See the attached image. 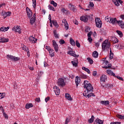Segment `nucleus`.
<instances>
[{"mask_svg":"<svg viewBox=\"0 0 124 124\" xmlns=\"http://www.w3.org/2000/svg\"><path fill=\"white\" fill-rule=\"evenodd\" d=\"M83 85L84 89H86V91H85V93H83L84 96L88 97V98L91 96H95L94 94L92 93L93 91V87L90 82L85 80L83 82Z\"/></svg>","mask_w":124,"mask_h":124,"instance_id":"obj_1","label":"nucleus"},{"mask_svg":"<svg viewBox=\"0 0 124 124\" xmlns=\"http://www.w3.org/2000/svg\"><path fill=\"white\" fill-rule=\"evenodd\" d=\"M83 85L84 89H86V91H85V93H83L84 96L88 97V98L91 96H95L94 94L92 93L93 91V87L90 82L85 80L83 82Z\"/></svg>","mask_w":124,"mask_h":124,"instance_id":"obj_2","label":"nucleus"},{"mask_svg":"<svg viewBox=\"0 0 124 124\" xmlns=\"http://www.w3.org/2000/svg\"><path fill=\"white\" fill-rule=\"evenodd\" d=\"M110 47H111V43L108 41V40H106L103 42L102 48L103 51H105V50H109Z\"/></svg>","mask_w":124,"mask_h":124,"instance_id":"obj_3","label":"nucleus"},{"mask_svg":"<svg viewBox=\"0 0 124 124\" xmlns=\"http://www.w3.org/2000/svg\"><path fill=\"white\" fill-rule=\"evenodd\" d=\"M57 84L61 88H63L65 86V82L64 79L62 78H60L58 79Z\"/></svg>","mask_w":124,"mask_h":124,"instance_id":"obj_4","label":"nucleus"},{"mask_svg":"<svg viewBox=\"0 0 124 124\" xmlns=\"http://www.w3.org/2000/svg\"><path fill=\"white\" fill-rule=\"evenodd\" d=\"M95 23L97 28H101L102 26V21H101V20H100V18H96L95 19Z\"/></svg>","mask_w":124,"mask_h":124,"instance_id":"obj_5","label":"nucleus"},{"mask_svg":"<svg viewBox=\"0 0 124 124\" xmlns=\"http://www.w3.org/2000/svg\"><path fill=\"white\" fill-rule=\"evenodd\" d=\"M12 31H15V32H18L19 34L22 33V31L21 30V27L16 25V26H15L13 29H12Z\"/></svg>","mask_w":124,"mask_h":124,"instance_id":"obj_6","label":"nucleus"},{"mask_svg":"<svg viewBox=\"0 0 124 124\" xmlns=\"http://www.w3.org/2000/svg\"><path fill=\"white\" fill-rule=\"evenodd\" d=\"M7 59H10V60H11L13 62H17V61H19V60H20V58L19 57H16L15 56L10 55H7Z\"/></svg>","mask_w":124,"mask_h":124,"instance_id":"obj_7","label":"nucleus"},{"mask_svg":"<svg viewBox=\"0 0 124 124\" xmlns=\"http://www.w3.org/2000/svg\"><path fill=\"white\" fill-rule=\"evenodd\" d=\"M52 45L54 48V50L56 53H58L59 51V45L57 44V42H56V41L53 40L52 41Z\"/></svg>","mask_w":124,"mask_h":124,"instance_id":"obj_8","label":"nucleus"},{"mask_svg":"<svg viewBox=\"0 0 124 124\" xmlns=\"http://www.w3.org/2000/svg\"><path fill=\"white\" fill-rule=\"evenodd\" d=\"M88 18H90V16H82L80 17V20L84 23H87L89 21Z\"/></svg>","mask_w":124,"mask_h":124,"instance_id":"obj_9","label":"nucleus"},{"mask_svg":"<svg viewBox=\"0 0 124 124\" xmlns=\"http://www.w3.org/2000/svg\"><path fill=\"white\" fill-rule=\"evenodd\" d=\"M118 21H119L117 20L116 18L111 17L109 18V23H110V24H112V25H116V24H118Z\"/></svg>","mask_w":124,"mask_h":124,"instance_id":"obj_10","label":"nucleus"},{"mask_svg":"<svg viewBox=\"0 0 124 124\" xmlns=\"http://www.w3.org/2000/svg\"><path fill=\"white\" fill-rule=\"evenodd\" d=\"M103 88L105 89H108V90H111V89H113V85L109 84H104L101 85Z\"/></svg>","mask_w":124,"mask_h":124,"instance_id":"obj_11","label":"nucleus"},{"mask_svg":"<svg viewBox=\"0 0 124 124\" xmlns=\"http://www.w3.org/2000/svg\"><path fill=\"white\" fill-rule=\"evenodd\" d=\"M53 89L55 93V94L56 95H60V93H61V90L59 89V87L57 86H55Z\"/></svg>","mask_w":124,"mask_h":124,"instance_id":"obj_12","label":"nucleus"},{"mask_svg":"<svg viewBox=\"0 0 124 124\" xmlns=\"http://www.w3.org/2000/svg\"><path fill=\"white\" fill-rule=\"evenodd\" d=\"M108 39H110V41L113 44L118 43V42H119V40L115 37H109Z\"/></svg>","mask_w":124,"mask_h":124,"instance_id":"obj_13","label":"nucleus"},{"mask_svg":"<svg viewBox=\"0 0 124 124\" xmlns=\"http://www.w3.org/2000/svg\"><path fill=\"white\" fill-rule=\"evenodd\" d=\"M26 11H27L28 17L29 18H31V16H32V12L28 7H27Z\"/></svg>","mask_w":124,"mask_h":124,"instance_id":"obj_14","label":"nucleus"},{"mask_svg":"<svg viewBox=\"0 0 124 124\" xmlns=\"http://www.w3.org/2000/svg\"><path fill=\"white\" fill-rule=\"evenodd\" d=\"M29 40L31 43H36V41H37V39H36L33 36H30Z\"/></svg>","mask_w":124,"mask_h":124,"instance_id":"obj_15","label":"nucleus"},{"mask_svg":"<svg viewBox=\"0 0 124 124\" xmlns=\"http://www.w3.org/2000/svg\"><path fill=\"white\" fill-rule=\"evenodd\" d=\"M80 82H81V78L78 77V76H76L75 79V83L77 87H78L79 84H80Z\"/></svg>","mask_w":124,"mask_h":124,"instance_id":"obj_16","label":"nucleus"},{"mask_svg":"<svg viewBox=\"0 0 124 124\" xmlns=\"http://www.w3.org/2000/svg\"><path fill=\"white\" fill-rule=\"evenodd\" d=\"M71 63L74 66L77 67L78 66V59H75L74 61H71Z\"/></svg>","mask_w":124,"mask_h":124,"instance_id":"obj_17","label":"nucleus"},{"mask_svg":"<svg viewBox=\"0 0 124 124\" xmlns=\"http://www.w3.org/2000/svg\"><path fill=\"white\" fill-rule=\"evenodd\" d=\"M103 121L99 119V118H97L95 121L94 122V124H103Z\"/></svg>","mask_w":124,"mask_h":124,"instance_id":"obj_18","label":"nucleus"},{"mask_svg":"<svg viewBox=\"0 0 124 124\" xmlns=\"http://www.w3.org/2000/svg\"><path fill=\"white\" fill-rule=\"evenodd\" d=\"M9 41V39H8V38L0 37V42L1 43H5V42H8Z\"/></svg>","mask_w":124,"mask_h":124,"instance_id":"obj_19","label":"nucleus"},{"mask_svg":"<svg viewBox=\"0 0 124 124\" xmlns=\"http://www.w3.org/2000/svg\"><path fill=\"white\" fill-rule=\"evenodd\" d=\"M107 79V76H105V75H103L100 77V81L101 82H103L104 83L105 80Z\"/></svg>","mask_w":124,"mask_h":124,"instance_id":"obj_20","label":"nucleus"},{"mask_svg":"<svg viewBox=\"0 0 124 124\" xmlns=\"http://www.w3.org/2000/svg\"><path fill=\"white\" fill-rule=\"evenodd\" d=\"M117 24H118L119 27L121 28V29H124V22L122 20H119L117 22Z\"/></svg>","mask_w":124,"mask_h":124,"instance_id":"obj_21","label":"nucleus"},{"mask_svg":"<svg viewBox=\"0 0 124 124\" xmlns=\"http://www.w3.org/2000/svg\"><path fill=\"white\" fill-rule=\"evenodd\" d=\"M63 22L64 23L65 30L67 31V30H68V29H69V26L68 25V24H67V22L66 21V19H63L62 20V23H63Z\"/></svg>","mask_w":124,"mask_h":124,"instance_id":"obj_22","label":"nucleus"},{"mask_svg":"<svg viewBox=\"0 0 124 124\" xmlns=\"http://www.w3.org/2000/svg\"><path fill=\"white\" fill-rule=\"evenodd\" d=\"M69 7H70V9L72 10V11H73V12H76V11H77V10H76V8L73 4H69Z\"/></svg>","mask_w":124,"mask_h":124,"instance_id":"obj_23","label":"nucleus"},{"mask_svg":"<svg viewBox=\"0 0 124 124\" xmlns=\"http://www.w3.org/2000/svg\"><path fill=\"white\" fill-rule=\"evenodd\" d=\"M100 103H101L102 105H105V106H108V105H109L110 103L108 100H107V101H101L100 102Z\"/></svg>","mask_w":124,"mask_h":124,"instance_id":"obj_24","label":"nucleus"},{"mask_svg":"<svg viewBox=\"0 0 124 124\" xmlns=\"http://www.w3.org/2000/svg\"><path fill=\"white\" fill-rule=\"evenodd\" d=\"M65 96L66 99H68V100H72V98L71 97V96L69 94V93H66L65 94Z\"/></svg>","mask_w":124,"mask_h":124,"instance_id":"obj_25","label":"nucleus"},{"mask_svg":"<svg viewBox=\"0 0 124 124\" xmlns=\"http://www.w3.org/2000/svg\"><path fill=\"white\" fill-rule=\"evenodd\" d=\"M124 47V46L123 44L115 45V48H117V49H118V50H121V49H123Z\"/></svg>","mask_w":124,"mask_h":124,"instance_id":"obj_26","label":"nucleus"},{"mask_svg":"<svg viewBox=\"0 0 124 124\" xmlns=\"http://www.w3.org/2000/svg\"><path fill=\"white\" fill-rule=\"evenodd\" d=\"M107 73H108V75H112L113 77L115 76V73H114L113 71H111V70H108L107 71Z\"/></svg>","mask_w":124,"mask_h":124,"instance_id":"obj_27","label":"nucleus"},{"mask_svg":"<svg viewBox=\"0 0 124 124\" xmlns=\"http://www.w3.org/2000/svg\"><path fill=\"white\" fill-rule=\"evenodd\" d=\"M68 54L70 55V56H73V57H76V54H75V52L73 51L70 50L68 52Z\"/></svg>","mask_w":124,"mask_h":124,"instance_id":"obj_28","label":"nucleus"},{"mask_svg":"<svg viewBox=\"0 0 124 124\" xmlns=\"http://www.w3.org/2000/svg\"><path fill=\"white\" fill-rule=\"evenodd\" d=\"M31 107H33V105L32 103H29L26 105V109H30V108H31Z\"/></svg>","mask_w":124,"mask_h":124,"instance_id":"obj_29","label":"nucleus"},{"mask_svg":"<svg viewBox=\"0 0 124 124\" xmlns=\"http://www.w3.org/2000/svg\"><path fill=\"white\" fill-rule=\"evenodd\" d=\"M82 69L87 72L88 74H91V71H90V69H88V68H86V67H82Z\"/></svg>","mask_w":124,"mask_h":124,"instance_id":"obj_30","label":"nucleus"},{"mask_svg":"<svg viewBox=\"0 0 124 124\" xmlns=\"http://www.w3.org/2000/svg\"><path fill=\"white\" fill-rule=\"evenodd\" d=\"M93 58H98V52L96 51H94L93 52Z\"/></svg>","mask_w":124,"mask_h":124,"instance_id":"obj_31","label":"nucleus"},{"mask_svg":"<svg viewBox=\"0 0 124 124\" xmlns=\"http://www.w3.org/2000/svg\"><path fill=\"white\" fill-rule=\"evenodd\" d=\"M70 43L72 46H75L76 45L75 41H74V40L71 38L70 39Z\"/></svg>","mask_w":124,"mask_h":124,"instance_id":"obj_32","label":"nucleus"},{"mask_svg":"<svg viewBox=\"0 0 124 124\" xmlns=\"http://www.w3.org/2000/svg\"><path fill=\"white\" fill-rule=\"evenodd\" d=\"M36 18V17H32L30 19V24L31 25H33V24H34L35 22V19Z\"/></svg>","mask_w":124,"mask_h":124,"instance_id":"obj_33","label":"nucleus"},{"mask_svg":"<svg viewBox=\"0 0 124 124\" xmlns=\"http://www.w3.org/2000/svg\"><path fill=\"white\" fill-rule=\"evenodd\" d=\"M49 54H50V56L51 57H54V56H55V54H54V49H50L49 51H48Z\"/></svg>","mask_w":124,"mask_h":124,"instance_id":"obj_34","label":"nucleus"},{"mask_svg":"<svg viewBox=\"0 0 124 124\" xmlns=\"http://www.w3.org/2000/svg\"><path fill=\"white\" fill-rule=\"evenodd\" d=\"M80 78H81V79H87V78H88V76L84 74H81Z\"/></svg>","mask_w":124,"mask_h":124,"instance_id":"obj_35","label":"nucleus"},{"mask_svg":"<svg viewBox=\"0 0 124 124\" xmlns=\"http://www.w3.org/2000/svg\"><path fill=\"white\" fill-rule=\"evenodd\" d=\"M94 119V116L93 115H92L91 116V118H90L88 120V123H90V124H92V123H93V119Z\"/></svg>","mask_w":124,"mask_h":124,"instance_id":"obj_36","label":"nucleus"},{"mask_svg":"<svg viewBox=\"0 0 124 124\" xmlns=\"http://www.w3.org/2000/svg\"><path fill=\"white\" fill-rule=\"evenodd\" d=\"M22 49L23 50H24V51L27 52V53L29 54L30 51V49H29V47H27L26 46H24L22 47Z\"/></svg>","mask_w":124,"mask_h":124,"instance_id":"obj_37","label":"nucleus"},{"mask_svg":"<svg viewBox=\"0 0 124 124\" xmlns=\"http://www.w3.org/2000/svg\"><path fill=\"white\" fill-rule=\"evenodd\" d=\"M113 2H114L115 5L116 6H120V3L118 1V0H112Z\"/></svg>","mask_w":124,"mask_h":124,"instance_id":"obj_38","label":"nucleus"},{"mask_svg":"<svg viewBox=\"0 0 124 124\" xmlns=\"http://www.w3.org/2000/svg\"><path fill=\"white\" fill-rule=\"evenodd\" d=\"M116 117L118 118V119H120V120H124V116H123L120 114H117L116 115Z\"/></svg>","mask_w":124,"mask_h":124,"instance_id":"obj_39","label":"nucleus"},{"mask_svg":"<svg viewBox=\"0 0 124 124\" xmlns=\"http://www.w3.org/2000/svg\"><path fill=\"white\" fill-rule=\"evenodd\" d=\"M113 56H114V53L112 52V51L111 50V48H110V55H109L110 60H112V59H113Z\"/></svg>","mask_w":124,"mask_h":124,"instance_id":"obj_40","label":"nucleus"},{"mask_svg":"<svg viewBox=\"0 0 124 124\" xmlns=\"http://www.w3.org/2000/svg\"><path fill=\"white\" fill-rule=\"evenodd\" d=\"M116 32L118 34V35H119L120 37H123V32L121 31H117Z\"/></svg>","mask_w":124,"mask_h":124,"instance_id":"obj_41","label":"nucleus"},{"mask_svg":"<svg viewBox=\"0 0 124 124\" xmlns=\"http://www.w3.org/2000/svg\"><path fill=\"white\" fill-rule=\"evenodd\" d=\"M32 6L33 7V8H35V7H36V0H32Z\"/></svg>","mask_w":124,"mask_h":124,"instance_id":"obj_42","label":"nucleus"},{"mask_svg":"<svg viewBox=\"0 0 124 124\" xmlns=\"http://www.w3.org/2000/svg\"><path fill=\"white\" fill-rule=\"evenodd\" d=\"M87 60L90 64H93V61L91 58H88Z\"/></svg>","mask_w":124,"mask_h":124,"instance_id":"obj_43","label":"nucleus"},{"mask_svg":"<svg viewBox=\"0 0 124 124\" xmlns=\"http://www.w3.org/2000/svg\"><path fill=\"white\" fill-rule=\"evenodd\" d=\"M76 46L78 47V48H80L81 47V45L78 40L76 41Z\"/></svg>","mask_w":124,"mask_h":124,"instance_id":"obj_44","label":"nucleus"},{"mask_svg":"<svg viewBox=\"0 0 124 124\" xmlns=\"http://www.w3.org/2000/svg\"><path fill=\"white\" fill-rule=\"evenodd\" d=\"M53 24L55 26V27H56V28L59 27V25L58 24V22H57L56 21H53Z\"/></svg>","mask_w":124,"mask_h":124,"instance_id":"obj_45","label":"nucleus"},{"mask_svg":"<svg viewBox=\"0 0 124 124\" xmlns=\"http://www.w3.org/2000/svg\"><path fill=\"white\" fill-rule=\"evenodd\" d=\"M51 4H53V6H54V7H57V5L58 4H57L54 0H52L50 2Z\"/></svg>","mask_w":124,"mask_h":124,"instance_id":"obj_46","label":"nucleus"},{"mask_svg":"<svg viewBox=\"0 0 124 124\" xmlns=\"http://www.w3.org/2000/svg\"><path fill=\"white\" fill-rule=\"evenodd\" d=\"M53 33H54V35L56 38H59V35H58V34H57V31L56 30L53 31Z\"/></svg>","mask_w":124,"mask_h":124,"instance_id":"obj_47","label":"nucleus"},{"mask_svg":"<svg viewBox=\"0 0 124 124\" xmlns=\"http://www.w3.org/2000/svg\"><path fill=\"white\" fill-rule=\"evenodd\" d=\"M5 95V93H0V99L3 98Z\"/></svg>","mask_w":124,"mask_h":124,"instance_id":"obj_48","label":"nucleus"},{"mask_svg":"<svg viewBox=\"0 0 124 124\" xmlns=\"http://www.w3.org/2000/svg\"><path fill=\"white\" fill-rule=\"evenodd\" d=\"M59 43L61 45H62V44H64V43H65V41H64V40L63 39H61L59 41Z\"/></svg>","mask_w":124,"mask_h":124,"instance_id":"obj_49","label":"nucleus"},{"mask_svg":"<svg viewBox=\"0 0 124 124\" xmlns=\"http://www.w3.org/2000/svg\"><path fill=\"white\" fill-rule=\"evenodd\" d=\"M114 77H116L117 78V79H119V80H120V81H124V79L123 78L120 77L119 76H115Z\"/></svg>","mask_w":124,"mask_h":124,"instance_id":"obj_50","label":"nucleus"},{"mask_svg":"<svg viewBox=\"0 0 124 124\" xmlns=\"http://www.w3.org/2000/svg\"><path fill=\"white\" fill-rule=\"evenodd\" d=\"M48 8L49 9H50V10H52V11H55V8H54V7L50 5H48Z\"/></svg>","mask_w":124,"mask_h":124,"instance_id":"obj_51","label":"nucleus"},{"mask_svg":"<svg viewBox=\"0 0 124 124\" xmlns=\"http://www.w3.org/2000/svg\"><path fill=\"white\" fill-rule=\"evenodd\" d=\"M61 12H62V13H64V14H66V13H67V10H66L64 8H63L61 9Z\"/></svg>","mask_w":124,"mask_h":124,"instance_id":"obj_52","label":"nucleus"},{"mask_svg":"<svg viewBox=\"0 0 124 124\" xmlns=\"http://www.w3.org/2000/svg\"><path fill=\"white\" fill-rule=\"evenodd\" d=\"M2 14L3 17H4L5 18H6V17H7V12H2Z\"/></svg>","mask_w":124,"mask_h":124,"instance_id":"obj_53","label":"nucleus"},{"mask_svg":"<svg viewBox=\"0 0 124 124\" xmlns=\"http://www.w3.org/2000/svg\"><path fill=\"white\" fill-rule=\"evenodd\" d=\"M112 66L111 64H108V66H106L104 67V68H106V69H107V68H110Z\"/></svg>","mask_w":124,"mask_h":124,"instance_id":"obj_54","label":"nucleus"},{"mask_svg":"<svg viewBox=\"0 0 124 124\" xmlns=\"http://www.w3.org/2000/svg\"><path fill=\"white\" fill-rule=\"evenodd\" d=\"M3 115L5 119H8V115L4 111L3 112Z\"/></svg>","mask_w":124,"mask_h":124,"instance_id":"obj_55","label":"nucleus"},{"mask_svg":"<svg viewBox=\"0 0 124 124\" xmlns=\"http://www.w3.org/2000/svg\"><path fill=\"white\" fill-rule=\"evenodd\" d=\"M73 23H74L75 25H78L79 24V23L78 22V21L76 19H75L73 20Z\"/></svg>","mask_w":124,"mask_h":124,"instance_id":"obj_56","label":"nucleus"},{"mask_svg":"<svg viewBox=\"0 0 124 124\" xmlns=\"http://www.w3.org/2000/svg\"><path fill=\"white\" fill-rule=\"evenodd\" d=\"M88 40L90 43H91V42L93 41V39L92 38V37H88Z\"/></svg>","mask_w":124,"mask_h":124,"instance_id":"obj_57","label":"nucleus"},{"mask_svg":"<svg viewBox=\"0 0 124 124\" xmlns=\"http://www.w3.org/2000/svg\"><path fill=\"white\" fill-rule=\"evenodd\" d=\"M92 34H93V32H89L88 34H87V36L88 37H92Z\"/></svg>","mask_w":124,"mask_h":124,"instance_id":"obj_58","label":"nucleus"},{"mask_svg":"<svg viewBox=\"0 0 124 124\" xmlns=\"http://www.w3.org/2000/svg\"><path fill=\"white\" fill-rule=\"evenodd\" d=\"M69 121H70V120L68 119V118H66L65 121V124H68V123H69Z\"/></svg>","mask_w":124,"mask_h":124,"instance_id":"obj_59","label":"nucleus"},{"mask_svg":"<svg viewBox=\"0 0 124 124\" xmlns=\"http://www.w3.org/2000/svg\"><path fill=\"white\" fill-rule=\"evenodd\" d=\"M49 100H50V97H47L45 98V101L46 102H48V101H49Z\"/></svg>","mask_w":124,"mask_h":124,"instance_id":"obj_60","label":"nucleus"},{"mask_svg":"<svg viewBox=\"0 0 124 124\" xmlns=\"http://www.w3.org/2000/svg\"><path fill=\"white\" fill-rule=\"evenodd\" d=\"M109 19H110V17H109L108 16H107L105 17V20L106 22H109L110 21H109Z\"/></svg>","mask_w":124,"mask_h":124,"instance_id":"obj_61","label":"nucleus"},{"mask_svg":"<svg viewBox=\"0 0 124 124\" xmlns=\"http://www.w3.org/2000/svg\"><path fill=\"white\" fill-rule=\"evenodd\" d=\"M0 110H1V111H2V113H3L4 112V109H3V106H0Z\"/></svg>","mask_w":124,"mask_h":124,"instance_id":"obj_62","label":"nucleus"},{"mask_svg":"<svg viewBox=\"0 0 124 124\" xmlns=\"http://www.w3.org/2000/svg\"><path fill=\"white\" fill-rule=\"evenodd\" d=\"M35 100L37 102H40V98L39 97L36 98Z\"/></svg>","mask_w":124,"mask_h":124,"instance_id":"obj_63","label":"nucleus"},{"mask_svg":"<svg viewBox=\"0 0 124 124\" xmlns=\"http://www.w3.org/2000/svg\"><path fill=\"white\" fill-rule=\"evenodd\" d=\"M90 6L91 7H93V6H94V4L92 2H90Z\"/></svg>","mask_w":124,"mask_h":124,"instance_id":"obj_64","label":"nucleus"}]
</instances>
